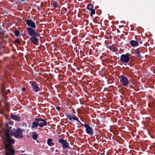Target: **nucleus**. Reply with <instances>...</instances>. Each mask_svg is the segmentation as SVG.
<instances>
[{
	"mask_svg": "<svg viewBox=\"0 0 155 155\" xmlns=\"http://www.w3.org/2000/svg\"><path fill=\"white\" fill-rule=\"evenodd\" d=\"M5 137L3 138L5 155H14L15 150L12 148V144L15 143V141L7 131L4 133Z\"/></svg>",
	"mask_w": 155,
	"mask_h": 155,
	"instance_id": "1",
	"label": "nucleus"
},
{
	"mask_svg": "<svg viewBox=\"0 0 155 155\" xmlns=\"http://www.w3.org/2000/svg\"><path fill=\"white\" fill-rule=\"evenodd\" d=\"M11 134L16 138H21L23 137L22 130L19 128L15 130H12L11 131Z\"/></svg>",
	"mask_w": 155,
	"mask_h": 155,
	"instance_id": "2",
	"label": "nucleus"
},
{
	"mask_svg": "<svg viewBox=\"0 0 155 155\" xmlns=\"http://www.w3.org/2000/svg\"><path fill=\"white\" fill-rule=\"evenodd\" d=\"M130 54L129 53L122 54L120 57V61L123 63H128L130 60Z\"/></svg>",
	"mask_w": 155,
	"mask_h": 155,
	"instance_id": "3",
	"label": "nucleus"
},
{
	"mask_svg": "<svg viewBox=\"0 0 155 155\" xmlns=\"http://www.w3.org/2000/svg\"><path fill=\"white\" fill-rule=\"evenodd\" d=\"M26 30L27 31L28 34L31 36H38V33L36 32L33 28L29 27L26 28Z\"/></svg>",
	"mask_w": 155,
	"mask_h": 155,
	"instance_id": "4",
	"label": "nucleus"
},
{
	"mask_svg": "<svg viewBox=\"0 0 155 155\" xmlns=\"http://www.w3.org/2000/svg\"><path fill=\"white\" fill-rule=\"evenodd\" d=\"M80 124L86 128V132L87 134L90 136L92 135L93 133V130L90 126L86 124H83L81 123H80Z\"/></svg>",
	"mask_w": 155,
	"mask_h": 155,
	"instance_id": "5",
	"label": "nucleus"
},
{
	"mask_svg": "<svg viewBox=\"0 0 155 155\" xmlns=\"http://www.w3.org/2000/svg\"><path fill=\"white\" fill-rule=\"evenodd\" d=\"M120 81L125 86H127L129 83L128 79L124 76L121 75L120 76Z\"/></svg>",
	"mask_w": 155,
	"mask_h": 155,
	"instance_id": "6",
	"label": "nucleus"
},
{
	"mask_svg": "<svg viewBox=\"0 0 155 155\" xmlns=\"http://www.w3.org/2000/svg\"><path fill=\"white\" fill-rule=\"evenodd\" d=\"M35 121L38 123V126L40 127H42L46 125L47 122L43 119L36 118L35 119Z\"/></svg>",
	"mask_w": 155,
	"mask_h": 155,
	"instance_id": "7",
	"label": "nucleus"
},
{
	"mask_svg": "<svg viewBox=\"0 0 155 155\" xmlns=\"http://www.w3.org/2000/svg\"><path fill=\"white\" fill-rule=\"evenodd\" d=\"M58 142L62 144L63 148L64 149L65 148H69V143L66 142L64 140L62 139H59L58 140Z\"/></svg>",
	"mask_w": 155,
	"mask_h": 155,
	"instance_id": "8",
	"label": "nucleus"
},
{
	"mask_svg": "<svg viewBox=\"0 0 155 155\" xmlns=\"http://www.w3.org/2000/svg\"><path fill=\"white\" fill-rule=\"evenodd\" d=\"M25 22L27 25L30 27H29L35 28L36 25L35 22L33 21L32 20L28 19L25 21Z\"/></svg>",
	"mask_w": 155,
	"mask_h": 155,
	"instance_id": "9",
	"label": "nucleus"
},
{
	"mask_svg": "<svg viewBox=\"0 0 155 155\" xmlns=\"http://www.w3.org/2000/svg\"><path fill=\"white\" fill-rule=\"evenodd\" d=\"M29 40L34 45H36L38 42V39L34 36L31 37L29 39Z\"/></svg>",
	"mask_w": 155,
	"mask_h": 155,
	"instance_id": "10",
	"label": "nucleus"
},
{
	"mask_svg": "<svg viewBox=\"0 0 155 155\" xmlns=\"http://www.w3.org/2000/svg\"><path fill=\"white\" fill-rule=\"evenodd\" d=\"M67 117L68 119L71 121H72L73 120H76L80 124V123H81L78 119H77V118L74 117L71 115H68L67 116Z\"/></svg>",
	"mask_w": 155,
	"mask_h": 155,
	"instance_id": "11",
	"label": "nucleus"
},
{
	"mask_svg": "<svg viewBox=\"0 0 155 155\" xmlns=\"http://www.w3.org/2000/svg\"><path fill=\"white\" fill-rule=\"evenodd\" d=\"M130 43L132 47H136L139 44L138 42L134 40H131L130 41Z\"/></svg>",
	"mask_w": 155,
	"mask_h": 155,
	"instance_id": "12",
	"label": "nucleus"
},
{
	"mask_svg": "<svg viewBox=\"0 0 155 155\" xmlns=\"http://www.w3.org/2000/svg\"><path fill=\"white\" fill-rule=\"evenodd\" d=\"M5 87L4 84H2L1 86V90L3 96H4L7 94V92L5 90Z\"/></svg>",
	"mask_w": 155,
	"mask_h": 155,
	"instance_id": "13",
	"label": "nucleus"
},
{
	"mask_svg": "<svg viewBox=\"0 0 155 155\" xmlns=\"http://www.w3.org/2000/svg\"><path fill=\"white\" fill-rule=\"evenodd\" d=\"M11 117L13 119L15 120H16L17 121H19L20 120V118L19 117L13 114H11Z\"/></svg>",
	"mask_w": 155,
	"mask_h": 155,
	"instance_id": "14",
	"label": "nucleus"
},
{
	"mask_svg": "<svg viewBox=\"0 0 155 155\" xmlns=\"http://www.w3.org/2000/svg\"><path fill=\"white\" fill-rule=\"evenodd\" d=\"M108 48L112 52H115L117 51V48L114 45L109 46Z\"/></svg>",
	"mask_w": 155,
	"mask_h": 155,
	"instance_id": "15",
	"label": "nucleus"
},
{
	"mask_svg": "<svg viewBox=\"0 0 155 155\" xmlns=\"http://www.w3.org/2000/svg\"><path fill=\"white\" fill-rule=\"evenodd\" d=\"M32 87L35 91L38 92L39 91V88L34 83L32 84Z\"/></svg>",
	"mask_w": 155,
	"mask_h": 155,
	"instance_id": "16",
	"label": "nucleus"
},
{
	"mask_svg": "<svg viewBox=\"0 0 155 155\" xmlns=\"http://www.w3.org/2000/svg\"><path fill=\"white\" fill-rule=\"evenodd\" d=\"M47 143L50 146H52L54 145V143L53 142L51 138H49L47 140Z\"/></svg>",
	"mask_w": 155,
	"mask_h": 155,
	"instance_id": "17",
	"label": "nucleus"
},
{
	"mask_svg": "<svg viewBox=\"0 0 155 155\" xmlns=\"http://www.w3.org/2000/svg\"><path fill=\"white\" fill-rule=\"evenodd\" d=\"M38 126V123L36 121H34L32 122V124L31 126L32 129L36 128Z\"/></svg>",
	"mask_w": 155,
	"mask_h": 155,
	"instance_id": "18",
	"label": "nucleus"
},
{
	"mask_svg": "<svg viewBox=\"0 0 155 155\" xmlns=\"http://www.w3.org/2000/svg\"><path fill=\"white\" fill-rule=\"evenodd\" d=\"M51 4L53 5V7H54V8L58 7V4L56 2H54Z\"/></svg>",
	"mask_w": 155,
	"mask_h": 155,
	"instance_id": "19",
	"label": "nucleus"
},
{
	"mask_svg": "<svg viewBox=\"0 0 155 155\" xmlns=\"http://www.w3.org/2000/svg\"><path fill=\"white\" fill-rule=\"evenodd\" d=\"M93 5L91 4H89L87 5V8L90 10L93 9Z\"/></svg>",
	"mask_w": 155,
	"mask_h": 155,
	"instance_id": "20",
	"label": "nucleus"
},
{
	"mask_svg": "<svg viewBox=\"0 0 155 155\" xmlns=\"http://www.w3.org/2000/svg\"><path fill=\"white\" fill-rule=\"evenodd\" d=\"M38 135L37 134H34L32 136V138L34 140H36L37 139Z\"/></svg>",
	"mask_w": 155,
	"mask_h": 155,
	"instance_id": "21",
	"label": "nucleus"
},
{
	"mask_svg": "<svg viewBox=\"0 0 155 155\" xmlns=\"http://www.w3.org/2000/svg\"><path fill=\"white\" fill-rule=\"evenodd\" d=\"M136 53L137 54L138 56L139 57H141V56L140 53V52L139 51V50L138 49H137L136 50Z\"/></svg>",
	"mask_w": 155,
	"mask_h": 155,
	"instance_id": "22",
	"label": "nucleus"
},
{
	"mask_svg": "<svg viewBox=\"0 0 155 155\" xmlns=\"http://www.w3.org/2000/svg\"><path fill=\"white\" fill-rule=\"evenodd\" d=\"M90 10L91 11L90 16L92 17L93 15H94L95 14V11L93 9L91 10Z\"/></svg>",
	"mask_w": 155,
	"mask_h": 155,
	"instance_id": "23",
	"label": "nucleus"
},
{
	"mask_svg": "<svg viewBox=\"0 0 155 155\" xmlns=\"http://www.w3.org/2000/svg\"><path fill=\"white\" fill-rule=\"evenodd\" d=\"M19 35V32L18 30H16L15 32V35L16 36H18Z\"/></svg>",
	"mask_w": 155,
	"mask_h": 155,
	"instance_id": "24",
	"label": "nucleus"
},
{
	"mask_svg": "<svg viewBox=\"0 0 155 155\" xmlns=\"http://www.w3.org/2000/svg\"><path fill=\"white\" fill-rule=\"evenodd\" d=\"M15 43L16 44H17L18 45L20 43V42L18 40H15Z\"/></svg>",
	"mask_w": 155,
	"mask_h": 155,
	"instance_id": "25",
	"label": "nucleus"
},
{
	"mask_svg": "<svg viewBox=\"0 0 155 155\" xmlns=\"http://www.w3.org/2000/svg\"><path fill=\"white\" fill-rule=\"evenodd\" d=\"M56 109L58 110L60 109V107L59 106H57L56 107Z\"/></svg>",
	"mask_w": 155,
	"mask_h": 155,
	"instance_id": "26",
	"label": "nucleus"
},
{
	"mask_svg": "<svg viewBox=\"0 0 155 155\" xmlns=\"http://www.w3.org/2000/svg\"><path fill=\"white\" fill-rule=\"evenodd\" d=\"M5 91H6L7 92V94L8 93H9L10 92V91L9 89H8L7 90H5Z\"/></svg>",
	"mask_w": 155,
	"mask_h": 155,
	"instance_id": "27",
	"label": "nucleus"
},
{
	"mask_svg": "<svg viewBox=\"0 0 155 155\" xmlns=\"http://www.w3.org/2000/svg\"><path fill=\"white\" fill-rule=\"evenodd\" d=\"M25 88H22L21 89V90H22V92L24 91H25Z\"/></svg>",
	"mask_w": 155,
	"mask_h": 155,
	"instance_id": "28",
	"label": "nucleus"
}]
</instances>
